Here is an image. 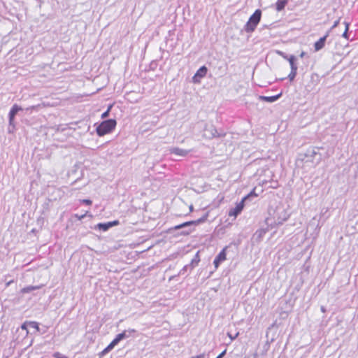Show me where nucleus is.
<instances>
[{
	"label": "nucleus",
	"mask_w": 358,
	"mask_h": 358,
	"mask_svg": "<svg viewBox=\"0 0 358 358\" xmlns=\"http://www.w3.org/2000/svg\"><path fill=\"white\" fill-rule=\"evenodd\" d=\"M273 216V219L267 217L265 220L266 224L271 225L272 227L273 226L282 224L289 218V214L283 207L277 206Z\"/></svg>",
	"instance_id": "obj_1"
},
{
	"label": "nucleus",
	"mask_w": 358,
	"mask_h": 358,
	"mask_svg": "<svg viewBox=\"0 0 358 358\" xmlns=\"http://www.w3.org/2000/svg\"><path fill=\"white\" fill-rule=\"evenodd\" d=\"M208 216V214L206 213L204 215H203L199 219H197L196 220H192V221H187V222H183L180 224L175 226L174 227L172 228V229H174V230L183 229V231H181L180 234L188 235L194 230V229L192 228V227H194V226L199 225L201 223L205 222L207 220Z\"/></svg>",
	"instance_id": "obj_2"
},
{
	"label": "nucleus",
	"mask_w": 358,
	"mask_h": 358,
	"mask_svg": "<svg viewBox=\"0 0 358 358\" xmlns=\"http://www.w3.org/2000/svg\"><path fill=\"white\" fill-rule=\"evenodd\" d=\"M262 10L260 9H257L253 14L250 15L248 21L245 24L243 29L246 33H252L253 32L258 24L259 23L262 17Z\"/></svg>",
	"instance_id": "obj_3"
},
{
	"label": "nucleus",
	"mask_w": 358,
	"mask_h": 358,
	"mask_svg": "<svg viewBox=\"0 0 358 358\" xmlns=\"http://www.w3.org/2000/svg\"><path fill=\"white\" fill-rule=\"evenodd\" d=\"M116 124L117 122L115 119L103 120L96 129L97 135L103 136L110 133L115 128Z\"/></svg>",
	"instance_id": "obj_4"
},
{
	"label": "nucleus",
	"mask_w": 358,
	"mask_h": 358,
	"mask_svg": "<svg viewBox=\"0 0 358 358\" xmlns=\"http://www.w3.org/2000/svg\"><path fill=\"white\" fill-rule=\"evenodd\" d=\"M318 148L311 147L309 148L305 152L304 156L306 158V162H314L315 159L317 160L316 164H318L321 160V154L318 152Z\"/></svg>",
	"instance_id": "obj_5"
},
{
	"label": "nucleus",
	"mask_w": 358,
	"mask_h": 358,
	"mask_svg": "<svg viewBox=\"0 0 358 358\" xmlns=\"http://www.w3.org/2000/svg\"><path fill=\"white\" fill-rule=\"evenodd\" d=\"M225 136L224 133L218 132L213 125L206 126L204 129L203 136L208 139L213 138L223 137Z\"/></svg>",
	"instance_id": "obj_6"
},
{
	"label": "nucleus",
	"mask_w": 358,
	"mask_h": 358,
	"mask_svg": "<svg viewBox=\"0 0 358 358\" xmlns=\"http://www.w3.org/2000/svg\"><path fill=\"white\" fill-rule=\"evenodd\" d=\"M308 58H309L308 54L306 52L301 51L300 52V54L298 55H289V57L287 58V59L289 62L290 67H296V61L299 60V59L304 60L303 61L304 64L308 65V62H307V64L306 63V60H308Z\"/></svg>",
	"instance_id": "obj_7"
},
{
	"label": "nucleus",
	"mask_w": 358,
	"mask_h": 358,
	"mask_svg": "<svg viewBox=\"0 0 358 358\" xmlns=\"http://www.w3.org/2000/svg\"><path fill=\"white\" fill-rule=\"evenodd\" d=\"M22 110L23 108L16 103L11 107L8 113V120L10 126L15 127V117L19 111Z\"/></svg>",
	"instance_id": "obj_8"
},
{
	"label": "nucleus",
	"mask_w": 358,
	"mask_h": 358,
	"mask_svg": "<svg viewBox=\"0 0 358 358\" xmlns=\"http://www.w3.org/2000/svg\"><path fill=\"white\" fill-rule=\"evenodd\" d=\"M329 34L330 31H327V32L324 36L321 37L318 41H317L314 43L315 51H320L324 47L327 38L329 36Z\"/></svg>",
	"instance_id": "obj_9"
},
{
	"label": "nucleus",
	"mask_w": 358,
	"mask_h": 358,
	"mask_svg": "<svg viewBox=\"0 0 358 358\" xmlns=\"http://www.w3.org/2000/svg\"><path fill=\"white\" fill-rule=\"evenodd\" d=\"M227 249V247L224 248L220 253L216 256L213 261V264L215 268H217L221 262L224 261L226 259V250Z\"/></svg>",
	"instance_id": "obj_10"
},
{
	"label": "nucleus",
	"mask_w": 358,
	"mask_h": 358,
	"mask_svg": "<svg viewBox=\"0 0 358 358\" xmlns=\"http://www.w3.org/2000/svg\"><path fill=\"white\" fill-rule=\"evenodd\" d=\"M208 69H199L194 76L192 77L194 83H200L201 79L206 76Z\"/></svg>",
	"instance_id": "obj_11"
},
{
	"label": "nucleus",
	"mask_w": 358,
	"mask_h": 358,
	"mask_svg": "<svg viewBox=\"0 0 358 358\" xmlns=\"http://www.w3.org/2000/svg\"><path fill=\"white\" fill-rule=\"evenodd\" d=\"M135 332H136V330L133 329H132L124 330L122 333L118 334L115 336L114 340L116 341V342L117 343H119L123 339L129 338L131 336V333H135Z\"/></svg>",
	"instance_id": "obj_12"
},
{
	"label": "nucleus",
	"mask_w": 358,
	"mask_h": 358,
	"mask_svg": "<svg viewBox=\"0 0 358 358\" xmlns=\"http://www.w3.org/2000/svg\"><path fill=\"white\" fill-rule=\"evenodd\" d=\"M244 203L245 201L242 199V201L240 203H238L235 208H231L229 210V215L236 217L238 214H240L243 209Z\"/></svg>",
	"instance_id": "obj_13"
},
{
	"label": "nucleus",
	"mask_w": 358,
	"mask_h": 358,
	"mask_svg": "<svg viewBox=\"0 0 358 358\" xmlns=\"http://www.w3.org/2000/svg\"><path fill=\"white\" fill-rule=\"evenodd\" d=\"M268 228H261L256 231V232L253 235V238L255 239L257 242H260L264 235L268 232Z\"/></svg>",
	"instance_id": "obj_14"
},
{
	"label": "nucleus",
	"mask_w": 358,
	"mask_h": 358,
	"mask_svg": "<svg viewBox=\"0 0 358 358\" xmlns=\"http://www.w3.org/2000/svg\"><path fill=\"white\" fill-rule=\"evenodd\" d=\"M281 96L282 93H279L275 96H259V99L268 103H273L277 101Z\"/></svg>",
	"instance_id": "obj_15"
},
{
	"label": "nucleus",
	"mask_w": 358,
	"mask_h": 358,
	"mask_svg": "<svg viewBox=\"0 0 358 358\" xmlns=\"http://www.w3.org/2000/svg\"><path fill=\"white\" fill-rule=\"evenodd\" d=\"M170 152L178 156L185 157L189 152V151L179 148H172L170 149Z\"/></svg>",
	"instance_id": "obj_16"
},
{
	"label": "nucleus",
	"mask_w": 358,
	"mask_h": 358,
	"mask_svg": "<svg viewBox=\"0 0 358 358\" xmlns=\"http://www.w3.org/2000/svg\"><path fill=\"white\" fill-rule=\"evenodd\" d=\"M289 0H277L275 3V9L277 11H282L286 5L288 3Z\"/></svg>",
	"instance_id": "obj_17"
},
{
	"label": "nucleus",
	"mask_w": 358,
	"mask_h": 358,
	"mask_svg": "<svg viewBox=\"0 0 358 358\" xmlns=\"http://www.w3.org/2000/svg\"><path fill=\"white\" fill-rule=\"evenodd\" d=\"M200 262V257H199V252H197L194 258L192 259L191 262L189 264L190 266V271H192L194 268L198 266L199 263Z\"/></svg>",
	"instance_id": "obj_18"
},
{
	"label": "nucleus",
	"mask_w": 358,
	"mask_h": 358,
	"mask_svg": "<svg viewBox=\"0 0 358 358\" xmlns=\"http://www.w3.org/2000/svg\"><path fill=\"white\" fill-rule=\"evenodd\" d=\"M41 287V286H32V285H29V286H27V287H25L24 288H22L21 289V292L23 293V294H25V293H29L34 290H36V289H40Z\"/></svg>",
	"instance_id": "obj_19"
},
{
	"label": "nucleus",
	"mask_w": 358,
	"mask_h": 358,
	"mask_svg": "<svg viewBox=\"0 0 358 358\" xmlns=\"http://www.w3.org/2000/svg\"><path fill=\"white\" fill-rule=\"evenodd\" d=\"M110 227L111 224L109 222L106 223H99L96 226L97 229L103 231L108 230Z\"/></svg>",
	"instance_id": "obj_20"
},
{
	"label": "nucleus",
	"mask_w": 358,
	"mask_h": 358,
	"mask_svg": "<svg viewBox=\"0 0 358 358\" xmlns=\"http://www.w3.org/2000/svg\"><path fill=\"white\" fill-rule=\"evenodd\" d=\"M258 194L255 193V189H253L248 195L243 198V200L246 202L250 200L252 197H257Z\"/></svg>",
	"instance_id": "obj_21"
},
{
	"label": "nucleus",
	"mask_w": 358,
	"mask_h": 358,
	"mask_svg": "<svg viewBox=\"0 0 358 358\" xmlns=\"http://www.w3.org/2000/svg\"><path fill=\"white\" fill-rule=\"evenodd\" d=\"M296 70H297V69H291V72L287 76V78H289V81L294 80V79L296 75Z\"/></svg>",
	"instance_id": "obj_22"
},
{
	"label": "nucleus",
	"mask_w": 358,
	"mask_h": 358,
	"mask_svg": "<svg viewBox=\"0 0 358 358\" xmlns=\"http://www.w3.org/2000/svg\"><path fill=\"white\" fill-rule=\"evenodd\" d=\"M310 79L311 81L316 85L320 81V76L316 73H313L311 75Z\"/></svg>",
	"instance_id": "obj_23"
},
{
	"label": "nucleus",
	"mask_w": 358,
	"mask_h": 358,
	"mask_svg": "<svg viewBox=\"0 0 358 358\" xmlns=\"http://www.w3.org/2000/svg\"><path fill=\"white\" fill-rule=\"evenodd\" d=\"M187 270L190 271V266L189 264H187L183 266V268L180 271L179 275H184Z\"/></svg>",
	"instance_id": "obj_24"
},
{
	"label": "nucleus",
	"mask_w": 358,
	"mask_h": 358,
	"mask_svg": "<svg viewBox=\"0 0 358 358\" xmlns=\"http://www.w3.org/2000/svg\"><path fill=\"white\" fill-rule=\"evenodd\" d=\"M28 324L29 325V327H31V328H34V329H36L37 331H39V326H38V323L36 322H29L28 323Z\"/></svg>",
	"instance_id": "obj_25"
},
{
	"label": "nucleus",
	"mask_w": 358,
	"mask_h": 358,
	"mask_svg": "<svg viewBox=\"0 0 358 358\" xmlns=\"http://www.w3.org/2000/svg\"><path fill=\"white\" fill-rule=\"evenodd\" d=\"M118 343L114 339L111 341V343L106 347V348L110 351H111L113 348L117 345Z\"/></svg>",
	"instance_id": "obj_26"
},
{
	"label": "nucleus",
	"mask_w": 358,
	"mask_h": 358,
	"mask_svg": "<svg viewBox=\"0 0 358 358\" xmlns=\"http://www.w3.org/2000/svg\"><path fill=\"white\" fill-rule=\"evenodd\" d=\"M227 334L229 336V338L231 339V341H234L238 336L239 332L236 333L234 335H233L230 332H227Z\"/></svg>",
	"instance_id": "obj_27"
},
{
	"label": "nucleus",
	"mask_w": 358,
	"mask_h": 358,
	"mask_svg": "<svg viewBox=\"0 0 358 358\" xmlns=\"http://www.w3.org/2000/svg\"><path fill=\"white\" fill-rule=\"evenodd\" d=\"M112 108V106H110L108 109L106 110V111H105L103 113H102L101 115V118L104 119L106 117H107L108 115H109V113H110V110Z\"/></svg>",
	"instance_id": "obj_28"
},
{
	"label": "nucleus",
	"mask_w": 358,
	"mask_h": 358,
	"mask_svg": "<svg viewBox=\"0 0 358 358\" xmlns=\"http://www.w3.org/2000/svg\"><path fill=\"white\" fill-rule=\"evenodd\" d=\"M53 357L55 358H68L66 356L64 355H62L61 353L59 352H55L54 355H53Z\"/></svg>",
	"instance_id": "obj_29"
},
{
	"label": "nucleus",
	"mask_w": 358,
	"mask_h": 358,
	"mask_svg": "<svg viewBox=\"0 0 358 358\" xmlns=\"http://www.w3.org/2000/svg\"><path fill=\"white\" fill-rule=\"evenodd\" d=\"M340 20L341 18L338 19L337 20H336L334 23V24L332 25V27H331V29L329 30V31H331L332 29H334V28H336L338 24H339V22H340Z\"/></svg>",
	"instance_id": "obj_30"
},
{
	"label": "nucleus",
	"mask_w": 358,
	"mask_h": 358,
	"mask_svg": "<svg viewBox=\"0 0 358 358\" xmlns=\"http://www.w3.org/2000/svg\"><path fill=\"white\" fill-rule=\"evenodd\" d=\"M40 106L39 105H36V106H30V107H28L26 108L27 110H36L38 108H39Z\"/></svg>",
	"instance_id": "obj_31"
},
{
	"label": "nucleus",
	"mask_w": 358,
	"mask_h": 358,
	"mask_svg": "<svg viewBox=\"0 0 358 358\" xmlns=\"http://www.w3.org/2000/svg\"><path fill=\"white\" fill-rule=\"evenodd\" d=\"M81 202L86 205H91L92 203V201L90 199H83Z\"/></svg>",
	"instance_id": "obj_32"
},
{
	"label": "nucleus",
	"mask_w": 358,
	"mask_h": 358,
	"mask_svg": "<svg viewBox=\"0 0 358 358\" xmlns=\"http://www.w3.org/2000/svg\"><path fill=\"white\" fill-rule=\"evenodd\" d=\"M78 220H83L85 216H86V214H83V215H78V214H75L74 215Z\"/></svg>",
	"instance_id": "obj_33"
},
{
	"label": "nucleus",
	"mask_w": 358,
	"mask_h": 358,
	"mask_svg": "<svg viewBox=\"0 0 358 358\" xmlns=\"http://www.w3.org/2000/svg\"><path fill=\"white\" fill-rule=\"evenodd\" d=\"M109 352V350L106 348L99 354L100 357L103 356Z\"/></svg>",
	"instance_id": "obj_34"
},
{
	"label": "nucleus",
	"mask_w": 358,
	"mask_h": 358,
	"mask_svg": "<svg viewBox=\"0 0 358 358\" xmlns=\"http://www.w3.org/2000/svg\"><path fill=\"white\" fill-rule=\"evenodd\" d=\"M348 31H346V29H345V31L343 32V34H342V36L346 39H348L349 38V34L348 33Z\"/></svg>",
	"instance_id": "obj_35"
},
{
	"label": "nucleus",
	"mask_w": 358,
	"mask_h": 358,
	"mask_svg": "<svg viewBox=\"0 0 358 358\" xmlns=\"http://www.w3.org/2000/svg\"><path fill=\"white\" fill-rule=\"evenodd\" d=\"M226 352H227V350H224L216 358H222L226 355Z\"/></svg>",
	"instance_id": "obj_36"
},
{
	"label": "nucleus",
	"mask_w": 358,
	"mask_h": 358,
	"mask_svg": "<svg viewBox=\"0 0 358 358\" xmlns=\"http://www.w3.org/2000/svg\"><path fill=\"white\" fill-rule=\"evenodd\" d=\"M109 222L111 224V227L113 226L117 225L119 224V221H117V220H115V221Z\"/></svg>",
	"instance_id": "obj_37"
},
{
	"label": "nucleus",
	"mask_w": 358,
	"mask_h": 358,
	"mask_svg": "<svg viewBox=\"0 0 358 358\" xmlns=\"http://www.w3.org/2000/svg\"><path fill=\"white\" fill-rule=\"evenodd\" d=\"M344 24H345V29H346V31H348L349 27H350V23L347 22H345Z\"/></svg>",
	"instance_id": "obj_38"
},
{
	"label": "nucleus",
	"mask_w": 358,
	"mask_h": 358,
	"mask_svg": "<svg viewBox=\"0 0 358 358\" xmlns=\"http://www.w3.org/2000/svg\"><path fill=\"white\" fill-rule=\"evenodd\" d=\"M253 357H254V358H257L258 357V354L257 352H255L253 354Z\"/></svg>",
	"instance_id": "obj_39"
},
{
	"label": "nucleus",
	"mask_w": 358,
	"mask_h": 358,
	"mask_svg": "<svg viewBox=\"0 0 358 358\" xmlns=\"http://www.w3.org/2000/svg\"><path fill=\"white\" fill-rule=\"evenodd\" d=\"M189 210H190V211H192V210H193V206H192V205H191V206H189Z\"/></svg>",
	"instance_id": "obj_40"
},
{
	"label": "nucleus",
	"mask_w": 358,
	"mask_h": 358,
	"mask_svg": "<svg viewBox=\"0 0 358 358\" xmlns=\"http://www.w3.org/2000/svg\"><path fill=\"white\" fill-rule=\"evenodd\" d=\"M25 325H26L25 324H22V329H25V328H26V327H25Z\"/></svg>",
	"instance_id": "obj_41"
}]
</instances>
